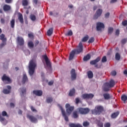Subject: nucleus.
Instances as JSON below:
<instances>
[{
    "instance_id": "1",
    "label": "nucleus",
    "mask_w": 127,
    "mask_h": 127,
    "mask_svg": "<svg viewBox=\"0 0 127 127\" xmlns=\"http://www.w3.org/2000/svg\"><path fill=\"white\" fill-rule=\"evenodd\" d=\"M77 111H74L73 112L72 117L73 119H77V118L79 117L78 112L80 115H87V114H89L90 112V109L88 108H84L79 107L77 109Z\"/></svg>"
},
{
    "instance_id": "2",
    "label": "nucleus",
    "mask_w": 127,
    "mask_h": 127,
    "mask_svg": "<svg viewBox=\"0 0 127 127\" xmlns=\"http://www.w3.org/2000/svg\"><path fill=\"white\" fill-rule=\"evenodd\" d=\"M83 52V44L82 42H80L77 49L72 51L69 55V60H72L75 56V54H80L81 52Z\"/></svg>"
},
{
    "instance_id": "3",
    "label": "nucleus",
    "mask_w": 127,
    "mask_h": 127,
    "mask_svg": "<svg viewBox=\"0 0 127 127\" xmlns=\"http://www.w3.org/2000/svg\"><path fill=\"white\" fill-rule=\"evenodd\" d=\"M36 63L33 60H31L29 63V74L30 76H32L35 71V68H36Z\"/></svg>"
},
{
    "instance_id": "4",
    "label": "nucleus",
    "mask_w": 127,
    "mask_h": 127,
    "mask_svg": "<svg viewBox=\"0 0 127 127\" xmlns=\"http://www.w3.org/2000/svg\"><path fill=\"white\" fill-rule=\"evenodd\" d=\"M102 112H104V107L101 105L96 106L94 109L91 110L92 114L96 116L101 114Z\"/></svg>"
},
{
    "instance_id": "5",
    "label": "nucleus",
    "mask_w": 127,
    "mask_h": 127,
    "mask_svg": "<svg viewBox=\"0 0 127 127\" xmlns=\"http://www.w3.org/2000/svg\"><path fill=\"white\" fill-rule=\"evenodd\" d=\"M100 61H101V57H98L95 60L90 61V64L95 65L94 67L97 68V69H99L101 68V66L98 65L97 63H98V62H100Z\"/></svg>"
},
{
    "instance_id": "6",
    "label": "nucleus",
    "mask_w": 127,
    "mask_h": 127,
    "mask_svg": "<svg viewBox=\"0 0 127 127\" xmlns=\"http://www.w3.org/2000/svg\"><path fill=\"white\" fill-rule=\"evenodd\" d=\"M66 112L68 116L71 115V113L74 111V107L70 106V104H66L65 105Z\"/></svg>"
},
{
    "instance_id": "7",
    "label": "nucleus",
    "mask_w": 127,
    "mask_h": 127,
    "mask_svg": "<svg viewBox=\"0 0 127 127\" xmlns=\"http://www.w3.org/2000/svg\"><path fill=\"white\" fill-rule=\"evenodd\" d=\"M59 107L60 109L62 114L64 118V120L65 122H69V118H68V116L66 115V113L65 112V110L63 109V107L60 105H59Z\"/></svg>"
},
{
    "instance_id": "8",
    "label": "nucleus",
    "mask_w": 127,
    "mask_h": 127,
    "mask_svg": "<svg viewBox=\"0 0 127 127\" xmlns=\"http://www.w3.org/2000/svg\"><path fill=\"white\" fill-rule=\"evenodd\" d=\"M43 58L45 61L46 66L49 68L51 69V62L49 61V59H48V57L46 55L43 56Z\"/></svg>"
},
{
    "instance_id": "9",
    "label": "nucleus",
    "mask_w": 127,
    "mask_h": 127,
    "mask_svg": "<svg viewBox=\"0 0 127 127\" xmlns=\"http://www.w3.org/2000/svg\"><path fill=\"white\" fill-rule=\"evenodd\" d=\"M27 119H29V120H30L31 123H34V124H36V123H38V120H37V118L33 116L27 115Z\"/></svg>"
},
{
    "instance_id": "10",
    "label": "nucleus",
    "mask_w": 127,
    "mask_h": 127,
    "mask_svg": "<svg viewBox=\"0 0 127 127\" xmlns=\"http://www.w3.org/2000/svg\"><path fill=\"white\" fill-rule=\"evenodd\" d=\"M71 80L74 81L77 78V74L76 73V70L75 69H72L70 71Z\"/></svg>"
},
{
    "instance_id": "11",
    "label": "nucleus",
    "mask_w": 127,
    "mask_h": 127,
    "mask_svg": "<svg viewBox=\"0 0 127 127\" xmlns=\"http://www.w3.org/2000/svg\"><path fill=\"white\" fill-rule=\"evenodd\" d=\"M96 25V29L97 31H101L102 28H105V25L103 23L100 22H97Z\"/></svg>"
},
{
    "instance_id": "12",
    "label": "nucleus",
    "mask_w": 127,
    "mask_h": 127,
    "mask_svg": "<svg viewBox=\"0 0 127 127\" xmlns=\"http://www.w3.org/2000/svg\"><path fill=\"white\" fill-rule=\"evenodd\" d=\"M103 13V10L102 9H98L95 15H94L93 18L94 19H97L98 17H100V16L102 15Z\"/></svg>"
},
{
    "instance_id": "13",
    "label": "nucleus",
    "mask_w": 127,
    "mask_h": 127,
    "mask_svg": "<svg viewBox=\"0 0 127 127\" xmlns=\"http://www.w3.org/2000/svg\"><path fill=\"white\" fill-rule=\"evenodd\" d=\"M2 81L3 82H7V84H10L11 83V79L5 74H3L2 77Z\"/></svg>"
},
{
    "instance_id": "14",
    "label": "nucleus",
    "mask_w": 127,
    "mask_h": 127,
    "mask_svg": "<svg viewBox=\"0 0 127 127\" xmlns=\"http://www.w3.org/2000/svg\"><path fill=\"white\" fill-rule=\"evenodd\" d=\"M83 99H93L94 98V95L92 94H83L82 95Z\"/></svg>"
},
{
    "instance_id": "15",
    "label": "nucleus",
    "mask_w": 127,
    "mask_h": 127,
    "mask_svg": "<svg viewBox=\"0 0 127 127\" xmlns=\"http://www.w3.org/2000/svg\"><path fill=\"white\" fill-rule=\"evenodd\" d=\"M17 41L20 46H22V45H24V40L22 37H18L17 38Z\"/></svg>"
},
{
    "instance_id": "16",
    "label": "nucleus",
    "mask_w": 127,
    "mask_h": 127,
    "mask_svg": "<svg viewBox=\"0 0 127 127\" xmlns=\"http://www.w3.org/2000/svg\"><path fill=\"white\" fill-rule=\"evenodd\" d=\"M7 89H4L2 90V93H3V94H9V93H10V90H11V86L8 85L7 86Z\"/></svg>"
},
{
    "instance_id": "17",
    "label": "nucleus",
    "mask_w": 127,
    "mask_h": 127,
    "mask_svg": "<svg viewBox=\"0 0 127 127\" xmlns=\"http://www.w3.org/2000/svg\"><path fill=\"white\" fill-rule=\"evenodd\" d=\"M115 84V80L111 79L109 82H106V85L110 88H113Z\"/></svg>"
},
{
    "instance_id": "18",
    "label": "nucleus",
    "mask_w": 127,
    "mask_h": 127,
    "mask_svg": "<svg viewBox=\"0 0 127 127\" xmlns=\"http://www.w3.org/2000/svg\"><path fill=\"white\" fill-rule=\"evenodd\" d=\"M34 95L38 96V97H40L43 94L42 90H34L33 91Z\"/></svg>"
},
{
    "instance_id": "19",
    "label": "nucleus",
    "mask_w": 127,
    "mask_h": 127,
    "mask_svg": "<svg viewBox=\"0 0 127 127\" xmlns=\"http://www.w3.org/2000/svg\"><path fill=\"white\" fill-rule=\"evenodd\" d=\"M26 82H28V78H27V75H26V74L24 73L22 79V83L23 84H25Z\"/></svg>"
},
{
    "instance_id": "20",
    "label": "nucleus",
    "mask_w": 127,
    "mask_h": 127,
    "mask_svg": "<svg viewBox=\"0 0 127 127\" xmlns=\"http://www.w3.org/2000/svg\"><path fill=\"white\" fill-rule=\"evenodd\" d=\"M11 9V7L9 5L4 4L3 6L4 11H8Z\"/></svg>"
},
{
    "instance_id": "21",
    "label": "nucleus",
    "mask_w": 127,
    "mask_h": 127,
    "mask_svg": "<svg viewBox=\"0 0 127 127\" xmlns=\"http://www.w3.org/2000/svg\"><path fill=\"white\" fill-rule=\"evenodd\" d=\"M18 18L20 23H21V24H23L24 21H23V16H22V14H21V13H19L18 15Z\"/></svg>"
},
{
    "instance_id": "22",
    "label": "nucleus",
    "mask_w": 127,
    "mask_h": 127,
    "mask_svg": "<svg viewBox=\"0 0 127 127\" xmlns=\"http://www.w3.org/2000/svg\"><path fill=\"white\" fill-rule=\"evenodd\" d=\"M68 126L69 127H83L80 124H75L74 123H69Z\"/></svg>"
},
{
    "instance_id": "23",
    "label": "nucleus",
    "mask_w": 127,
    "mask_h": 127,
    "mask_svg": "<svg viewBox=\"0 0 127 127\" xmlns=\"http://www.w3.org/2000/svg\"><path fill=\"white\" fill-rule=\"evenodd\" d=\"M110 86L106 84V82L104 84L103 91L104 92H109L110 91Z\"/></svg>"
},
{
    "instance_id": "24",
    "label": "nucleus",
    "mask_w": 127,
    "mask_h": 127,
    "mask_svg": "<svg viewBox=\"0 0 127 127\" xmlns=\"http://www.w3.org/2000/svg\"><path fill=\"white\" fill-rule=\"evenodd\" d=\"M119 115H120V112H115L111 115V118L112 119H116V118H118Z\"/></svg>"
},
{
    "instance_id": "25",
    "label": "nucleus",
    "mask_w": 127,
    "mask_h": 127,
    "mask_svg": "<svg viewBox=\"0 0 127 127\" xmlns=\"http://www.w3.org/2000/svg\"><path fill=\"white\" fill-rule=\"evenodd\" d=\"M103 97L105 100H110L111 99V95L109 93L103 94Z\"/></svg>"
},
{
    "instance_id": "26",
    "label": "nucleus",
    "mask_w": 127,
    "mask_h": 127,
    "mask_svg": "<svg viewBox=\"0 0 127 127\" xmlns=\"http://www.w3.org/2000/svg\"><path fill=\"white\" fill-rule=\"evenodd\" d=\"M10 25L11 28H14V25H15V20L14 19H12L10 22Z\"/></svg>"
},
{
    "instance_id": "27",
    "label": "nucleus",
    "mask_w": 127,
    "mask_h": 127,
    "mask_svg": "<svg viewBox=\"0 0 127 127\" xmlns=\"http://www.w3.org/2000/svg\"><path fill=\"white\" fill-rule=\"evenodd\" d=\"M87 75H88L89 79H92V78H93V77L94 76L93 72H92V71H91V70L87 71Z\"/></svg>"
},
{
    "instance_id": "28",
    "label": "nucleus",
    "mask_w": 127,
    "mask_h": 127,
    "mask_svg": "<svg viewBox=\"0 0 127 127\" xmlns=\"http://www.w3.org/2000/svg\"><path fill=\"white\" fill-rule=\"evenodd\" d=\"M21 92H22V94H21V97H23V96H24V95L26 94V88L23 87L22 88H20Z\"/></svg>"
},
{
    "instance_id": "29",
    "label": "nucleus",
    "mask_w": 127,
    "mask_h": 127,
    "mask_svg": "<svg viewBox=\"0 0 127 127\" xmlns=\"http://www.w3.org/2000/svg\"><path fill=\"white\" fill-rule=\"evenodd\" d=\"M75 88H72L69 91V93L68 94L69 96H70V97H72V96H74V95H75Z\"/></svg>"
},
{
    "instance_id": "30",
    "label": "nucleus",
    "mask_w": 127,
    "mask_h": 127,
    "mask_svg": "<svg viewBox=\"0 0 127 127\" xmlns=\"http://www.w3.org/2000/svg\"><path fill=\"white\" fill-rule=\"evenodd\" d=\"M91 59V56L90 54H87L86 56H84L83 58V61H88Z\"/></svg>"
},
{
    "instance_id": "31",
    "label": "nucleus",
    "mask_w": 127,
    "mask_h": 127,
    "mask_svg": "<svg viewBox=\"0 0 127 127\" xmlns=\"http://www.w3.org/2000/svg\"><path fill=\"white\" fill-rule=\"evenodd\" d=\"M88 40H89V35H86L82 39L81 41L82 42H87Z\"/></svg>"
},
{
    "instance_id": "32",
    "label": "nucleus",
    "mask_w": 127,
    "mask_h": 127,
    "mask_svg": "<svg viewBox=\"0 0 127 127\" xmlns=\"http://www.w3.org/2000/svg\"><path fill=\"white\" fill-rule=\"evenodd\" d=\"M52 33H53V28H51L47 31V35L48 36H50Z\"/></svg>"
},
{
    "instance_id": "33",
    "label": "nucleus",
    "mask_w": 127,
    "mask_h": 127,
    "mask_svg": "<svg viewBox=\"0 0 127 127\" xmlns=\"http://www.w3.org/2000/svg\"><path fill=\"white\" fill-rule=\"evenodd\" d=\"M0 40L2 41H6V38L5 37L4 34H2L0 35Z\"/></svg>"
},
{
    "instance_id": "34",
    "label": "nucleus",
    "mask_w": 127,
    "mask_h": 127,
    "mask_svg": "<svg viewBox=\"0 0 127 127\" xmlns=\"http://www.w3.org/2000/svg\"><path fill=\"white\" fill-rule=\"evenodd\" d=\"M22 5L23 6H26L28 5V0H22Z\"/></svg>"
},
{
    "instance_id": "35",
    "label": "nucleus",
    "mask_w": 127,
    "mask_h": 127,
    "mask_svg": "<svg viewBox=\"0 0 127 127\" xmlns=\"http://www.w3.org/2000/svg\"><path fill=\"white\" fill-rule=\"evenodd\" d=\"M122 101H123L124 103H126V101H127V96L126 95H123L121 97Z\"/></svg>"
},
{
    "instance_id": "36",
    "label": "nucleus",
    "mask_w": 127,
    "mask_h": 127,
    "mask_svg": "<svg viewBox=\"0 0 127 127\" xmlns=\"http://www.w3.org/2000/svg\"><path fill=\"white\" fill-rule=\"evenodd\" d=\"M28 46H29V48H33L34 44H33V42L30 41L28 42Z\"/></svg>"
},
{
    "instance_id": "37",
    "label": "nucleus",
    "mask_w": 127,
    "mask_h": 127,
    "mask_svg": "<svg viewBox=\"0 0 127 127\" xmlns=\"http://www.w3.org/2000/svg\"><path fill=\"white\" fill-rule=\"evenodd\" d=\"M53 101V99L52 97H49L46 99V102L47 103H48V104L52 103Z\"/></svg>"
},
{
    "instance_id": "38",
    "label": "nucleus",
    "mask_w": 127,
    "mask_h": 127,
    "mask_svg": "<svg viewBox=\"0 0 127 127\" xmlns=\"http://www.w3.org/2000/svg\"><path fill=\"white\" fill-rule=\"evenodd\" d=\"M115 59L116 60H120V59H121V55H120V54L118 53L116 54Z\"/></svg>"
},
{
    "instance_id": "39",
    "label": "nucleus",
    "mask_w": 127,
    "mask_h": 127,
    "mask_svg": "<svg viewBox=\"0 0 127 127\" xmlns=\"http://www.w3.org/2000/svg\"><path fill=\"white\" fill-rule=\"evenodd\" d=\"M30 17L32 21H35V20H36V17L34 14L31 15Z\"/></svg>"
},
{
    "instance_id": "40",
    "label": "nucleus",
    "mask_w": 127,
    "mask_h": 127,
    "mask_svg": "<svg viewBox=\"0 0 127 127\" xmlns=\"http://www.w3.org/2000/svg\"><path fill=\"white\" fill-rule=\"evenodd\" d=\"M73 35V32L72 31H69L67 33L65 34V36H72Z\"/></svg>"
},
{
    "instance_id": "41",
    "label": "nucleus",
    "mask_w": 127,
    "mask_h": 127,
    "mask_svg": "<svg viewBox=\"0 0 127 127\" xmlns=\"http://www.w3.org/2000/svg\"><path fill=\"white\" fill-rule=\"evenodd\" d=\"M83 127H89V126H90V123L87 121L84 122L83 123Z\"/></svg>"
},
{
    "instance_id": "42",
    "label": "nucleus",
    "mask_w": 127,
    "mask_h": 127,
    "mask_svg": "<svg viewBox=\"0 0 127 127\" xmlns=\"http://www.w3.org/2000/svg\"><path fill=\"white\" fill-rule=\"evenodd\" d=\"M97 126L99 127H104V124H103L100 121H98L97 123Z\"/></svg>"
},
{
    "instance_id": "43",
    "label": "nucleus",
    "mask_w": 127,
    "mask_h": 127,
    "mask_svg": "<svg viewBox=\"0 0 127 127\" xmlns=\"http://www.w3.org/2000/svg\"><path fill=\"white\" fill-rule=\"evenodd\" d=\"M101 62L102 63H105V62H107V57L104 56L101 60Z\"/></svg>"
},
{
    "instance_id": "44",
    "label": "nucleus",
    "mask_w": 127,
    "mask_h": 127,
    "mask_svg": "<svg viewBox=\"0 0 127 127\" xmlns=\"http://www.w3.org/2000/svg\"><path fill=\"white\" fill-rule=\"evenodd\" d=\"M2 43L0 45V48H2L3 46L6 45V41H2Z\"/></svg>"
},
{
    "instance_id": "45",
    "label": "nucleus",
    "mask_w": 127,
    "mask_h": 127,
    "mask_svg": "<svg viewBox=\"0 0 127 127\" xmlns=\"http://www.w3.org/2000/svg\"><path fill=\"white\" fill-rule=\"evenodd\" d=\"M94 41H95V38H94V37H91L89 39L88 43H93V42H94Z\"/></svg>"
},
{
    "instance_id": "46",
    "label": "nucleus",
    "mask_w": 127,
    "mask_h": 127,
    "mask_svg": "<svg viewBox=\"0 0 127 127\" xmlns=\"http://www.w3.org/2000/svg\"><path fill=\"white\" fill-rule=\"evenodd\" d=\"M113 31H114V28L112 27H110L108 28V33L111 34V33H113Z\"/></svg>"
},
{
    "instance_id": "47",
    "label": "nucleus",
    "mask_w": 127,
    "mask_h": 127,
    "mask_svg": "<svg viewBox=\"0 0 127 127\" xmlns=\"http://www.w3.org/2000/svg\"><path fill=\"white\" fill-rule=\"evenodd\" d=\"M30 109H31V111L32 112H33L34 113H37V110H36V109H35L34 107H33L32 106H30Z\"/></svg>"
},
{
    "instance_id": "48",
    "label": "nucleus",
    "mask_w": 127,
    "mask_h": 127,
    "mask_svg": "<svg viewBox=\"0 0 127 127\" xmlns=\"http://www.w3.org/2000/svg\"><path fill=\"white\" fill-rule=\"evenodd\" d=\"M28 36L29 38H32V39H33L34 37V36H33V34H32V33H29L28 34Z\"/></svg>"
},
{
    "instance_id": "49",
    "label": "nucleus",
    "mask_w": 127,
    "mask_h": 127,
    "mask_svg": "<svg viewBox=\"0 0 127 127\" xmlns=\"http://www.w3.org/2000/svg\"><path fill=\"white\" fill-rule=\"evenodd\" d=\"M104 127H111V123H106L104 124Z\"/></svg>"
},
{
    "instance_id": "50",
    "label": "nucleus",
    "mask_w": 127,
    "mask_h": 127,
    "mask_svg": "<svg viewBox=\"0 0 127 127\" xmlns=\"http://www.w3.org/2000/svg\"><path fill=\"white\" fill-rule=\"evenodd\" d=\"M36 118H37V120H42V116H39L38 115L36 116Z\"/></svg>"
},
{
    "instance_id": "51",
    "label": "nucleus",
    "mask_w": 127,
    "mask_h": 127,
    "mask_svg": "<svg viewBox=\"0 0 127 127\" xmlns=\"http://www.w3.org/2000/svg\"><path fill=\"white\" fill-rule=\"evenodd\" d=\"M111 75L112 76H116V75H117V71H116L115 70H113L111 72Z\"/></svg>"
},
{
    "instance_id": "52",
    "label": "nucleus",
    "mask_w": 127,
    "mask_h": 127,
    "mask_svg": "<svg viewBox=\"0 0 127 127\" xmlns=\"http://www.w3.org/2000/svg\"><path fill=\"white\" fill-rule=\"evenodd\" d=\"M2 116L3 117H6V116H7V113L5 111H3L2 112Z\"/></svg>"
},
{
    "instance_id": "53",
    "label": "nucleus",
    "mask_w": 127,
    "mask_h": 127,
    "mask_svg": "<svg viewBox=\"0 0 127 127\" xmlns=\"http://www.w3.org/2000/svg\"><path fill=\"white\" fill-rule=\"evenodd\" d=\"M110 16V12H107L105 14V18H109Z\"/></svg>"
},
{
    "instance_id": "54",
    "label": "nucleus",
    "mask_w": 127,
    "mask_h": 127,
    "mask_svg": "<svg viewBox=\"0 0 127 127\" xmlns=\"http://www.w3.org/2000/svg\"><path fill=\"white\" fill-rule=\"evenodd\" d=\"M122 24L124 26H126L127 25V20H125L122 22Z\"/></svg>"
},
{
    "instance_id": "55",
    "label": "nucleus",
    "mask_w": 127,
    "mask_h": 127,
    "mask_svg": "<svg viewBox=\"0 0 127 127\" xmlns=\"http://www.w3.org/2000/svg\"><path fill=\"white\" fill-rule=\"evenodd\" d=\"M79 103H80V99L78 98L75 99V104H76V105H78V104H79Z\"/></svg>"
},
{
    "instance_id": "56",
    "label": "nucleus",
    "mask_w": 127,
    "mask_h": 127,
    "mask_svg": "<svg viewBox=\"0 0 127 127\" xmlns=\"http://www.w3.org/2000/svg\"><path fill=\"white\" fill-rule=\"evenodd\" d=\"M5 2H6V3H11L12 0H5Z\"/></svg>"
},
{
    "instance_id": "57",
    "label": "nucleus",
    "mask_w": 127,
    "mask_h": 127,
    "mask_svg": "<svg viewBox=\"0 0 127 127\" xmlns=\"http://www.w3.org/2000/svg\"><path fill=\"white\" fill-rule=\"evenodd\" d=\"M122 44H125V43H127V39H123L122 41H121Z\"/></svg>"
},
{
    "instance_id": "58",
    "label": "nucleus",
    "mask_w": 127,
    "mask_h": 127,
    "mask_svg": "<svg viewBox=\"0 0 127 127\" xmlns=\"http://www.w3.org/2000/svg\"><path fill=\"white\" fill-rule=\"evenodd\" d=\"M10 107L11 108H14V107H15V105H14V103H10Z\"/></svg>"
},
{
    "instance_id": "59",
    "label": "nucleus",
    "mask_w": 127,
    "mask_h": 127,
    "mask_svg": "<svg viewBox=\"0 0 127 127\" xmlns=\"http://www.w3.org/2000/svg\"><path fill=\"white\" fill-rule=\"evenodd\" d=\"M120 34V30L117 29L116 31V35H117L119 36V35Z\"/></svg>"
},
{
    "instance_id": "60",
    "label": "nucleus",
    "mask_w": 127,
    "mask_h": 127,
    "mask_svg": "<svg viewBox=\"0 0 127 127\" xmlns=\"http://www.w3.org/2000/svg\"><path fill=\"white\" fill-rule=\"evenodd\" d=\"M54 82L53 81H49L48 83L49 86H52V84H54Z\"/></svg>"
},
{
    "instance_id": "61",
    "label": "nucleus",
    "mask_w": 127,
    "mask_h": 127,
    "mask_svg": "<svg viewBox=\"0 0 127 127\" xmlns=\"http://www.w3.org/2000/svg\"><path fill=\"white\" fill-rule=\"evenodd\" d=\"M118 0H111L110 1V3H114V2H117Z\"/></svg>"
},
{
    "instance_id": "62",
    "label": "nucleus",
    "mask_w": 127,
    "mask_h": 127,
    "mask_svg": "<svg viewBox=\"0 0 127 127\" xmlns=\"http://www.w3.org/2000/svg\"><path fill=\"white\" fill-rule=\"evenodd\" d=\"M18 113L19 115H22V111L20 110H19Z\"/></svg>"
},
{
    "instance_id": "63",
    "label": "nucleus",
    "mask_w": 127,
    "mask_h": 127,
    "mask_svg": "<svg viewBox=\"0 0 127 127\" xmlns=\"http://www.w3.org/2000/svg\"><path fill=\"white\" fill-rule=\"evenodd\" d=\"M0 21H1V23H4V19L1 18Z\"/></svg>"
},
{
    "instance_id": "64",
    "label": "nucleus",
    "mask_w": 127,
    "mask_h": 127,
    "mask_svg": "<svg viewBox=\"0 0 127 127\" xmlns=\"http://www.w3.org/2000/svg\"><path fill=\"white\" fill-rule=\"evenodd\" d=\"M58 14H59L58 12H56L54 14V16H57Z\"/></svg>"
}]
</instances>
